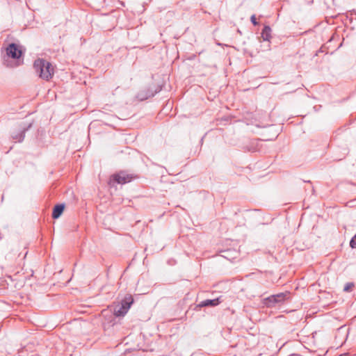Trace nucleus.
Masks as SVG:
<instances>
[{
    "label": "nucleus",
    "instance_id": "1",
    "mask_svg": "<svg viewBox=\"0 0 356 356\" xmlns=\"http://www.w3.org/2000/svg\"><path fill=\"white\" fill-rule=\"evenodd\" d=\"M33 67L39 77L46 81L50 80L54 73L51 63L42 58L36 59Z\"/></svg>",
    "mask_w": 356,
    "mask_h": 356
},
{
    "label": "nucleus",
    "instance_id": "2",
    "mask_svg": "<svg viewBox=\"0 0 356 356\" xmlns=\"http://www.w3.org/2000/svg\"><path fill=\"white\" fill-rule=\"evenodd\" d=\"M137 178V175L129 174L125 171H120L110 177L108 185L111 188L116 187L118 184L123 185L127 183H129Z\"/></svg>",
    "mask_w": 356,
    "mask_h": 356
},
{
    "label": "nucleus",
    "instance_id": "3",
    "mask_svg": "<svg viewBox=\"0 0 356 356\" xmlns=\"http://www.w3.org/2000/svg\"><path fill=\"white\" fill-rule=\"evenodd\" d=\"M133 302L134 299L131 296H126L124 301L122 303L116 304L114 305V315L116 316H124L128 312Z\"/></svg>",
    "mask_w": 356,
    "mask_h": 356
},
{
    "label": "nucleus",
    "instance_id": "4",
    "mask_svg": "<svg viewBox=\"0 0 356 356\" xmlns=\"http://www.w3.org/2000/svg\"><path fill=\"white\" fill-rule=\"evenodd\" d=\"M22 51L18 48V46L15 43L10 44L6 48V55L8 56L7 59H4V65L6 67H13L9 63L8 58L10 57L14 59L19 58L22 56Z\"/></svg>",
    "mask_w": 356,
    "mask_h": 356
},
{
    "label": "nucleus",
    "instance_id": "5",
    "mask_svg": "<svg viewBox=\"0 0 356 356\" xmlns=\"http://www.w3.org/2000/svg\"><path fill=\"white\" fill-rule=\"evenodd\" d=\"M32 127V123L29 124H20L17 129L13 131L11 137L15 142H22L25 137V133Z\"/></svg>",
    "mask_w": 356,
    "mask_h": 356
},
{
    "label": "nucleus",
    "instance_id": "6",
    "mask_svg": "<svg viewBox=\"0 0 356 356\" xmlns=\"http://www.w3.org/2000/svg\"><path fill=\"white\" fill-rule=\"evenodd\" d=\"M65 208V205L64 204H58L55 205L53 209L52 217L55 219L59 218L63 213Z\"/></svg>",
    "mask_w": 356,
    "mask_h": 356
},
{
    "label": "nucleus",
    "instance_id": "7",
    "mask_svg": "<svg viewBox=\"0 0 356 356\" xmlns=\"http://www.w3.org/2000/svg\"><path fill=\"white\" fill-rule=\"evenodd\" d=\"M261 38L265 41H269L271 38V29L269 26H265L261 31Z\"/></svg>",
    "mask_w": 356,
    "mask_h": 356
},
{
    "label": "nucleus",
    "instance_id": "8",
    "mask_svg": "<svg viewBox=\"0 0 356 356\" xmlns=\"http://www.w3.org/2000/svg\"><path fill=\"white\" fill-rule=\"evenodd\" d=\"M220 301L219 300V298L213 299V300H207L204 301H202L200 303L199 307H207V306H216L218 305Z\"/></svg>",
    "mask_w": 356,
    "mask_h": 356
},
{
    "label": "nucleus",
    "instance_id": "9",
    "mask_svg": "<svg viewBox=\"0 0 356 356\" xmlns=\"http://www.w3.org/2000/svg\"><path fill=\"white\" fill-rule=\"evenodd\" d=\"M286 295L284 293H279L275 296H272L269 298L270 301H273L275 302H280L283 300Z\"/></svg>",
    "mask_w": 356,
    "mask_h": 356
},
{
    "label": "nucleus",
    "instance_id": "10",
    "mask_svg": "<svg viewBox=\"0 0 356 356\" xmlns=\"http://www.w3.org/2000/svg\"><path fill=\"white\" fill-rule=\"evenodd\" d=\"M350 246L352 248H356V234L350 240Z\"/></svg>",
    "mask_w": 356,
    "mask_h": 356
},
{
    "label": "nucleus",
    "instance_id": "11",
    "mask_svg": "<svg viewBox=\"0 0 356 356\" xmlns=\"http://www.w3.org/2000/svg\"><path fill=\"white\" fill-rule=\"evenodd\" d=\"M198 195H200V197H198L197 198L199 199H201V198H208V193L205 192V191H202V192H200L198 193Z\"/></svg>",
    "mask_w": 356,
    "mask_h": 356
},
{
    "label": "nucleus",
    "instance_id": "12",
    "mask_svg": "<svg viewBox=\"0 0 356 356\" xmlns=\"http://www.w3.org/2000/svg\"><path fill=\"white\" fill-rule=\"evenodd\" d=\"M250 20H251V22L254 25V26H257L258 25V22L257 21V19H256V17L254 15H252L250 17Z\"/></svg>",
    "mask_w": 356,
    "mask_h": 356
},
{
    "label": "nucleus",
    "instance_id": "13",
    "mask_svg": "<svg viewBox=\"0 0 356 356\" xmlns=\"http://www.w3.org/2000/svg\"><path fill=\"white\" fill-rule=\"evenodd\" d=\"M161 90V88L160 86H158L156 90H155V93H157L158 92H159L160 90Z\"/></svg>",
    "mask_w": 356,
    "mask_h": 356
},
{
    "label": "nucleus",
    "instance_id": "14",
    "mask_svg": "<svg viewBox=\"0 0 356 356\" xmlns=\"http://www.w3.org/2000/svg\"><path fill=\"white\" fill-rule=\"evenodd\" d=\"M349 287H350L349 286H346L344 288V290H345V291H348Z\"/></svg>",
    "mask_w": 356,
    "mask_h": 356
},
{
    "label": "nucleus",
    "instance_id": "15",
    "mask_svg": "<svg viewBox=\"0 0 356 356\" xmlns=\"http://www.w3.org/2000/svg\"><path fill=\"white\" fill-rule=\"evenodd\" d=\"M155 93H152L149 96H154Z\"/></svg>",
    "mask_w": 356,
    "mask_h": 356
},
{
    "label": "nucleus",
    "instance_id": "16",
    "mask_svg": "<svg viewBox=\"0 0 356 356\" xmlns=\"http://www.w3.org/2000/svg\"><path fill=\"white\" fill-rule=\"evenodd\" d=\"M339 356H346V354H345V355H339Z\"/></svg>",
    "mask_w": 356,
    "mask_h": 356
}]
</instances>
